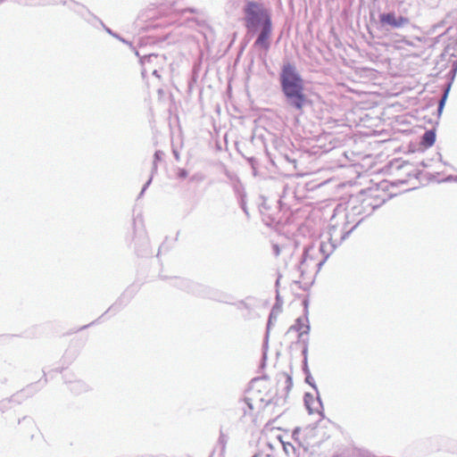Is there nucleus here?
<instances>
[{
    "label": "nucleus",
    "mask_w": 457,
    "mask_h": 457,
    "mask_svg": "<svg viewBox=\"0 0 457 457\" xmlns=\"http://www.w3.org/2000/svg\"><path fill=\"white\" fill-rule=\"evenodd\" d=\"M446 54H450V47L449 46H447L445 49V52L442 54V57H445ZM451 55H453V54H451Z\"/></svg>",
    "instance_id": "obj_13"
},
{
    "label": "nucleus",
    "mask_w": 457,
    "mask_h": 457,
    "mask_svg": "<svg viewBox=\"0 0 457 457\" xmlns=\"http://www.w3.org/2000/svg\"><path fill=\"white\" fill-rule=\"evenodd\" d=\"M378 17L380 25L386 29H401L409 24L407 17L397 15L395 12H383Z\"/></svg>",
    "instance_id": "obj_3"
},
{
    "label": "nucleus",
    "mask_w": 457,
    "mask_h": 457,
    "mask_svg": "<svg viewBox=\"0 0 457 457\" xmlns=\"http://www.w3.org/2000/svg\"><path fill=\"white\" fill-rule=\"evenodd\" d=\"M273 251H274L275 255L278 256L279 254V247L277 245H273Z\"/></svg>",
    "instance_id": "obj_14"
},
{
    "label": "nucleus",
    "mask_w": 457,
    "mask_h": 457,
    "mask_svg": "<svg viewBox=\"0 0 457 457\" xmlns=\"http://www.w3.org/2000/svg\"><path fill=\"white\" fill-rule=\"evenodd\" d=\"M314 250V248L312 246L311 247H308L305 249L304 253H303V259H302V262H301V267L300 269H303V267L305 265V263L308 262V259L311 258V253Z\"/></svg>",
    "instance_id": "obj_9"
},
{
    "label": "nucleus",
    "mask_w": 457,
    "mask_h": 457,
    "mask_svg": "<svg viewBox=\"0 0 457 457\" xmlns=\"http://www.w3.org/2000/svg\"><path fill=\"white\" fill-rule=\"evenodd\" d=\"M334 457H339V456L336 455V456H334Z\"/></svg>",
    "instance_id": "obj_19"
},
{
    "label": "nucleus",
    "mask_w": 457,
    "mask_h": 457,
    "mask_svg": "<svg viewBox=\"0 0 457 457\" xmlns=\"http://www.w3.org/2000/svg\"><path fill=\"white\" fill-rule=\"evenodd\" d=\"M302 341L303 343V349L302 351V354L303 356L304 364L306 365L307 364V354H308V343L304 339H302Z\"/></svg>",
    "instance_id": "obj_11"
},
{
    "label": "nucleus",
    "mask_w": 457,
    "mask_h": 457,
    "mask_svg": "<svg viewBox=\"0 0 457 457\" xmlns=\"http://www.w3.org/2000/svg\"><path fill=\"white\" fill-rule=\"evenodd\" d=\"M291 330L299 331L298 337H299V339H302L304 335L309 334L310 326H309V324L304 323L303 319L298 318L295 320V323L289 328L288 332Z\"/></svg>",
    "instance_id": "obj_6"
},
{
    "label": "nucleus",
    "mask_w": 457,
    "mask_h": 457,
    "mask_svg": "<svg viewBox=\"0 0 457 457\" xmlns=\"http://www.w3.org/2000/svg\"><path fill=\"white\" fill-rule=\"evenodd\" d=\"M450 87H451V84H448V86L444 93V96H442L441 100L439 101V104H438V111L439 112H441L444 108L445 103L447 96H448V92L450 90Z\"/></svg>",
    "instance_id": "obj_10"
},
{
    "label": "nucleus",
    "mask_w": 457,
    "mask_h": 457,
    "mask_svg": "<svg viewBox=\"0 0 457 457\" xmlns=\"http://www.w3.org/2000/svg\"><path fill=\"white\" fill-rule=\"evenodd\" d=\"M304 403L310 413L320 412V409L322 408V403L319 396L314 399L312 395L305 394Z\"/></svg>",
    "instance_id": "obj_5"
},
{
    "label": "nucleus",
    "mask_w": 457,
    "mask_h": 457,
    "mask_svg": "<svg viewBox=\"0 0 457 457\" xmlns=\"http://www.w3.org/2000/svg\"><path fill=\"white\" fill-rule=\"evenodd\" d=\"M436 140V134L433 130H427L422 137V144L426 146H431Z\"/></svg>",
    "instance_id": "obj_7"
},
{
    "label": "nucleus",
    "mask_w": 457,
    "mask_h": 457,
    "mask_svg": "<svg viewBox=\"0 0 457 457\" xmlns=\"http://www.w3.org/2000/svg\"><path fill=\"white\" fill-rule=\"evenodd\" d=\"M279 81L287 104L302 112L307 103V98L303 93V80L296 67L290 62L284 63L279 74Z\"/></svg>",
    "instance_id": "obj_2"
},
{
    "label": "nucleus",
    "mask_w": 457,
    "mask_h": 457,
    "mask_svg": "<svg viewBox=\"0 0 457 457\" xmlns=\"http://www.w3.org/2000/svg\"><path fill=\"white\" fill-rule=\"evenodd\" d=\"M175 176L179 179H184L187 176V170H183V169H179L176 172H175Z\"/></svg>",
    "instance_id": "obj_12"
},
{
    "label": "nucleus",
    "mask_w": 457,
    "mask_h": 457,
    "mask_svg": "<svg viewBox=\"0 0 457 457\" xmlns=\"http://www.w3.org/2000/svg\"><path fill=\"white\" fill-rule=\"evenodd\" d=\"M253 457H261V456H259V455H254V456H253Z\"/></svg>",
    "instance_id": "obj_18"
},
{
    "label": "nucleus",
    "mask_w": 457,
    "mask_h": 457,
    "mask_svg": "<svg viewBox=\"0 0 457 457\" xmlns=\"http://www.w3.org/2000/svg\"><path fill=\"white\" fill-rule=\"evenodd\" d=\"M457 71V59L455 61H453V68H452V71L453 73H455Z\"/></svg>",
    "instance_id": "obj_16"
},
{
    "label": "nucleus",
    "mask_w": 457,
    "mask_h": 457,
    "mask_svg": "<svg viewBox=\"0 0 457 457\" xmlns=\"http://www.w3.org/2000/svg\"><path fill=\"white\" fill-rule=\"evenodd\" d=\"M273 318V311L271 312V313L270 314V318H269V321H268V326H267V328L268 330L270 329V327L271 325V320Z\"/></svg>",
    "instance_id": "obj_15"
},
{
    "label": "nucleus",
    "mask_w": 457,
    "mask_h": 457,
    "mask_svg": "<svg viewBox=\"0 0 457 457\" xmlns=\"http://www.w3.org/2000/svg\"><path fill=\"white\" fill-rule=\"evenodd\" d=\"M244 22L248 34L257 35L254 47L268 50L271 43V13L262 4L249 1L244 6Z\"/></svg>",
    "instance_id": "obj_1"
},
{
    "label": "nucleus",
    "mask_w": 457,
    "mask_h": 457,
    "mask_svg": "<svg viewBox=\"0 0 457 457\" xmlns=\"http://www.w3.org/2000/svg\"><path fill=\"white\" fill-rule=\"evenodd\" d=\"M243 407H242V410L244 411V414L245 415H251L252 413V411L253 410V403L251 402V399L250 398H245L244 400V403H243Z\"/></svg>",
    "instance_id": "obj_8"
},
{
    "label": "nucleus",
    "mask_w": 457,
    "mask_h": 457,
    "mask_svg": "<svg viewBox=\"0 0 457 457\" xmlns=\"http://www.w3.org/2000/svg\"><path fill=\"white\" fill-rule=\"evenodd\" d=\"M287 388H289L292 386V378L289 376L287 377Z\"/></svg>",
    "instance_id": "obj_17"
},
{
    "label": "nucleus",
    "mask_w": 457,
    "mask_h": 457,
    "mask_svg": "<svg viewBox=\"0 0 457 457\" xmlns=\"http://www.w3.org/2000/svg\"><path fill=\"white\" fill-rule=\"evenodd\" d=\"M336 228L333 227L329 232V237H328V242L322 241L320 245V252L324 255V260L318 263L319 266H321L325 260L329 256V254L334 251L338 242L345 239V236L349 233H345L344 236L340 237V239L333 238L334 232Z\"/></svg>",
    "instance_id": "obj_4"
}]
</instances>
